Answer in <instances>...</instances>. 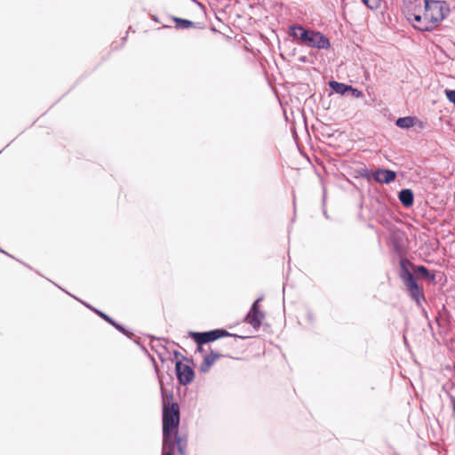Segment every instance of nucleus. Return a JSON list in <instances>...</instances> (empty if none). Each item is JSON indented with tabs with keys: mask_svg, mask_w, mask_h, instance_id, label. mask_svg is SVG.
Listing matches in <instances>:
<instances>
[{
	"mask_svg": "<svg viewBox=\"0 0 455 455\" xmlns=\"http://www.w3.org/2000/svg\"><path fill=\"white\" fill-rule=\"evenodd\" d=\"M399 263V276L403 280L409 296L418 306H421L422 301H425V295L423 288L419 285L416 277L411 271V267H413V263L408 259H401Z\"/></svg>",
	"mask_w": 455,
	"mask_h": 455,
	"instance_id": "nucleus-1",
	"label": "nucleus"
},
{
	"mask_svg": "<svg viewBox=\"0 0 455 455\" xmlns=\"http://www.w3.org/2000/svg\"><path fill=\"white\" fill-rule=\"evenodd\" d=\"M290 36L308 47L317 49H329L331 43L329 39L322 33L315 30L305 29L300 25L290 27Z\"/></svg>",
	"mask_w": 455,
	"mask_h": 455,
	"instance_id": "nucleus-2",
	"label": "nucleus"
},
{
	"mask_svg": "<svg viewBox=\"0 0 455 455\" xmlns=\"http://www.w3.org/2000/svg\"><path fill=\"white\" fill-rule=\"evenodd\" d=\"M450 12V8L446 2L437 0H427L425 4V20L429 26L428 28H436L437 25L443 20ZM427 28V27H426Z\"/></svg>",
	"mask_w": 455,
	"mask_h": 455,
	"instance_id": "nucleus-3",
	"label": "nucleus"
},
{
	"mask_svg": "<svg viewBox=\"0 0 455 455\" xmlns=\"http://www.w3.org/2000/svg\"><path fill=\"white\" fill-rule=\"evenodd\" d=\"M180 421V407L177 403H167L163 402V435L166 436L167 432H178Z\"/></svg>",
	"mask_w": 455,
	"mask_h": 455,
	"instance_id": "nucleus-4",
	"label": "nucleus"
},
{
	"mask_svg": "<svg viewBox=\"0 0 455 455\" xmlns=\"http://www.w3.org/2000/svg\"><path fill=\"white\" fill-rule=\"evenodd\" d=\"M189 335L199 347L210 342H213L223 337H236V335L229 333L223 329H215L203 332L190 331Z\"/></svg>",
	"mask_w": 455,
	"mask_h": 455,
	"instance_id": "nucleus-5",
	"label": "nucleus"
},
{
	"mask_svg": "<svg viewBox=\"0 0 455 455\" xmlns=\"http://www.w3.org/2000/svg\"><path fill=\"white\" fill-rule=\"evenodd\" d=\"M427 0H404L403 12L408 20H419L424 14Z\"/></svg>",
	"mask_w": 455,
	"mask_h": 455,
	"instance_id": "nucleus-6",
	"label": "nucleus"
},
{
	"mask_svg": "<svg viewBox=\"0 0 455 455\" xmlns=\"http://www.w3.org/2000/svg\"><path fill=\"white\" fill-rule=\"evenodd\" d=\"M261 299L262 298H259L253 302L244 319V321L251 324L254 329L259 328L263 319L265 318V313L259 309V306Z\"/></svg>",
	"mask_w": 455,
	"mask_h": 455,
	"instance_id": "nucleus-7",
	"label": "nucleus"
},
{
	"mask_svg": "<svg viewBox=\"0 0 455 455\" xmlns=\"http://www.w3.org/2000/svg\"><path fill=\"white\" fill-rule=\"evenodd\" d=\"M175 371L178 381L180 385L186 386L194 380L195 372L189 365L178 361L175 365Z\"/></svg>",
	"mask_w": 455,
	"mask_h": 455,
	"instance_id": "nucleus-8",
	"label": "nucleus"
},
{
	"mask_svg": "<svg viewBox=\"0 0 455 455\" xmlns=\"http://www.w3.org/2000/svg\"><path fill=\"white\" fill-rule=\"evenodd\" d=\"M177 435L178 432H167L166 436L163 435L162 455H173Z\"/></svg>",
	"mask_w": 455,
	"mask_h": 455,
	"instance_id": "nucleus-9",
	"label": "nucleus"
},
{
	"mask_svg": "<svg viewBox=\"0 0 455 455\" xmlns=\"http://www.w3.org/2000/svg\"><path fill=\"white\" fill-rule=\"evenodd\" d=\"M373 177L379 183L388 184L395 180L396 172L387 169H378Z\"/></svg>",
	"mask_w": 455,
	"mask_h": 455,
	"instance_id": "nucleus-10",
	"label": "nucleus"
},
{
	"mask_svg": "<svg viewBox=\"0 0 455 455\" xmlns=\"http://www.w3.org/2000/svg\"><path fill=\"white\" fill-rule=\"evenodd\" d=\"M87 307L93 310L98 315H100L102 319L109 323L112 326H114L116 330H118L123 334L126 335L127 337H131L132 333L126 331L123 325L117 323L115 320H113L109 315H106L102 311H100L98 309L91 307L89 305L84 304Z\"/></svg>",
	"mask_w": 455,
	"mask_h": 455,
	"instance_id": "nucleus-11",
	"label": "nucleus"
},
{
	"mask_svg": "<svg viewBox=\"0 0 455 455\" xmlns=\"http://www.w3.org/2000/svg\"><path fill=\"white\" fill-rule=\"evenodd\" d=\"M411 269L413 270L414 274H416L419 277L427 280L429 283H434L435 281V275L434 273H431L425 266L418 265L411 267Z\"/></svg>",
	"mask_w": 455,
	"mask_h": 455,
	"instance_id": "nucleus-12",
	"label": "nucleus"
},
{
	"mask_svg": "<svg viewBox=\"0 0 455 455\" xmlns=\"http://www.w3.org/2000/svg\"><path fill=\"white\" fill-rule=\"evenodd\" d=\"M401 204L405 207H411L414 202L413 192L409 188L402 189L398 194Z\"/></svg>",
	"mask_w": 455,
	"mask_h": 455,
	"instance_id": "nucleus-13",
	"label": "nucleus"
},
{
	"mask_svg": "<svg viewBox=\"0 0 455 455\" xmlns=\"http://www.w3.org/2000/svg\"><path fill=\"white\" fill-rule=\"evenodd\" d=\"M329 85L336 93L341 95H344L346 92H349V90H352L351 85H347L337 81H330Z\"/></svg>",
	"mask_w": 455,
	"mask_h": 455,
	"instance_id": "nucleus-14",
	"label": "nucleus"
},
{
	"mask_svg": "<svg viewBox=\"0 0 455 455\" xmlns=\"http://www.w3.org/2000/svg\"><path fill=\"white\" fill-rule=\"evenodd\" d=\"M413 27L420 31H432L433 29H435V28H426V27H428L429 24L427 22L428 21L427 20H425V15L424 14H421L420 15V19L419 20H410Z\"/></svg>",
	"mask_w": 455,
	"mask_h": 455,
	"instance_id": "nucleus-15",
	"label": "nucleus"
},
{
	"mask_svg": "<svg viewBox=\"0 0 455 455\" xmlns=\"http://www.w3.org/2000/svg\"><path fill=\"white\" fill-rule=\"evenodd\" d=\"M415 119L411 116L399 117L395 121V125L399 128L409 129L414 125Z\"/></svg>",
	"mask_w": 455,
	"mask_h": 455,
	"instance_id": "nucleus-16",
	"label": "nucleus"
},
{
	"mask_svg": "<svg viewBox=\"0 0 455 455\" xmlns=\"http://www.w3.org/2000/svg\"><path fill=\"white\" fill-rule=\"evenodd\" d=\"M173 20L175 22V28L178 29H187L195 27V23L189 20L174 17Z\"/></svg>",
	"mask_w": 455,
	"mask_h": 455,
	"instance_id": "nucleus-17",
	"label": "nucleus"
},
{
	"mask_svg": "<svg viewBox=\"0 0 455 455\" xmlns=\"http://www.w3.org/2000/svg\"><path fill=\"white\" fill-rule=\"evenodd\" d=\"M214 363L209 355H205L203 363L200 364L199 371L204 373L208 372Z\"/></svg>",
	"mask_w": 455,
	"mask_h": 455,
	"instance_id": "nucleus-18",
	"label": "nucleus"
},
{
	"mask_svg": "<svg viewBox=\"0 0 455 455\" xmlns=\"http://www.w3.org/2000/svg\"><path fill=\"white\" fill-rule=\"evenodd\" d=\"M176 446L180 454H184L185 452V444L182 443V440L178 435H176Z\"/></svg>",
	"mask_w": 455,
	"mask_h": 455,
	"instance_id": "nucleus-19",
	"label": "nucleus"
},
{
	"mask_svg": "<svg viewBox=\"0 0 455 455\" xmlns=\"http://www.w3.org/2000/svg\"><path fill=\"white\" fill-rule=\"evenodd\" d=\"M447 99L455 105V90H445Z\"/></svg>",
	"mask_w": 455,
	"mask_h": 455,
	"instance_id": "nucleus-20",
	"label": "nucleus"
},
{
	"mask_svg": "<svg viewBox=\"0 0 455 455\" xmlns=\"http://www.w3.org/2000/svg\"><path fill=\"white\" fill-rule=\"evenodd\" d=\"M364 4H366L371 9L373 8V5H378L381 0H362Z\"/></svg>",
	"mask_w": 455,
	"mask_h": 455,
	"instance_id": "nucleus-21",
	"label": "nucleus"
},
{
	"mask_svg": "<svg viewBox=\"0 0 455 455\" xmlns=\"http://www.w3.org/2000/svg\"><path fill=\"white\" fill-rule=\"evenodd\" d=\"M210 357L212 358V360L214 362H216V360L223 357V355L220 354V353H218V352H215L213 350H211L210 354H209Z\"/></svg>",
	"mask_w": 455,
	"mask_h": 455,
	"instance_id": "nucleus-22",
	"label": "nucleus"
},
{
	"mask_svg": "<svg viewBox=\"0 0 455 455\" xmlns=\"http://www.w3.org/2000/svg\"><path fill=\"white\" fill-rule=\"evenodd\" d=\"M349 92H352V95L355 97V98H361L363 97V92L354 87H352V90H349Z\"/></svg>",
	"mask_w": 455,
	"mask_h": 455,
	"instance_id": "nucleus-23",
	"label": "nucleus"
},
{
	"mask_svg": "<svg viewBox=\"0 0 455 455\" xmlns=\"http://www.w3.org/2000/svg\"><path fill=\"white\" fill-rule=\"evenodd\" d=\"M307 318L310 323H313L315 321V315L311 311L307 312Z\"/></svg>",
	"mask_w": 455,
	"mask_h": 455,
	"instance_id": "nucleus-24",
	"label": "nucleus"
},
{
	"mask_svg": "<svg viewBox=\"0 0 455 455\" xmlns=\"http://www.w3.org/2000/svg\"><path fill=\"white\" fill-rule=\"evenodd\" d=\"M173 354H174L175 358H178L180 355V353L178 351H174Z\"/></svg>",
	"mask_w": 455,
	"mask_h": 455,
	"instance_id": "nucleus-25",
	"label": "nucleus"
},
{
	"mask_svg": "<svg viewBox=\"0 0 455 455\" xmlns=\"http://www.w3.org/2000/svg\"><path fill=\"white\" fill-rule=\"evenodd\" d=\"M197 349H198V351H199V352H203L202 346H201V347H199V346H198V348H197Z\"/></svg>",
	"mask_w": 455,
	"mask_h": 455,
	"instance_id": "nucleus-26",
	"label": "nucleus"
},
{
	"mask_svg": "<svg viewBox=\"0 0 455 455\" xmlns=\"http://www.w3.org/2000/svg\"><path fill=\"white\" fill-rule=\"evenodd\" d=\"M0 251H1V252H3V253H5V255H8V252H5V251H3V250H1Z\"/></svg>",
	"mask_w": 455,
	"mask_h": 455,
	"instance_id": "nucleus-27",
	"label": "nucleus"
}]
</instances>
